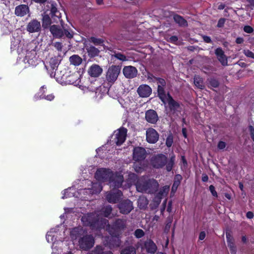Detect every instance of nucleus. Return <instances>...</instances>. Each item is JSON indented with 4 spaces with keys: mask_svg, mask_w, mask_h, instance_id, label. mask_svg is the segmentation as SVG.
I'll return each mask as SVG.
<instances>
[{
    "mask_svg": "<svg viewBox=\"0 0 254 254\" xmlns=\"http://www.w3.org/2000/svg\"><path fill=\"white\" fill-rule=\"evenodd\" d=\"M95 178L99 182H108L111 187L120 188L124 181L123 176L121 174H114L110 169L100 168L97 169Z\"/></svg>",
    "mask_w": 254,
    "mask_h": 254,
    "instance_id": "f257e3e1",
    "label": "nucleus"
},
{
    "mask_svg": "<svg viewBox=\"0 0 254 254\" xmlns=\"http://www.w3.org/2000/svg\"><path fill=\"white\" fill-rule=\"evenodd\" d=\"M42 16V26L45 29L48 28L52 23H58L62 17L57 3L52 1L47 2Z\"/></svg>",
    "mask_w": 254,
    "mask_h": 254,
    "instance_id": "f03ea898",
    "label": "nucleus"
},
{
    "mask_svg": "<svg viewBox=\"0 0 254 254\" xmlns=\"http://www.w3.org/2000/svg\"><path fill=\"white\" fill-rule=\"evenodd\" d=\"M81 221L84 225L90 227L92 230L105 228L108 223L107 219L96 213L84 215L81 218Z\"/></svg>",
    "mask_w": 254,
    "mask_h": 254,
    "instance_id": "7ed1b4c3",
    "label": "nucleus"
},
{
    "mask_svg": "<svg viewBox=\"0 0 254 254\" xmlns=\"http://www.w3.org/2000/svg\"><path fill=\"white\" fill-rule=\"evenodd\" d=\"M158 186L159 184L155 180L145 177L140 178L136 184L138 191L148 193H154L157 191Z\"/></svg>",
    "mask_w": 254,
    "mask_h": 254,
    "instance_id": "20e7f679",
    "label": "nucleus"
},
{
    "mask_svg": "<svg viewBox=\"0 0 254 254\" xmlns=\"http://www.w3.org/2000/svg\"><path fill=\"white\" fill-rule=\"evenodd\" d=\"M103 229L108 231L111 235V236L105 238V240L104 241L105 245L108 247L110 249L119 247L121 245V240L119 237H118L119 233L112 232V230H111V227L108 223L105 226V228Z\"/></svg>",
    "mask_w": 254,
    "mask_h": 254,
    "instance_id": "39448f33",
    "label": "nucleus"
},
{
    "mask_svg": "<svg viewBox=\"0 0 254 254\" xmlns=\"http://www.w3.org/2000/svg\"><path fill=\"white\" fill-rule=\"evenodd\" d=\"M95 243V238L92 234L86 232L78 240V246L81 251H88L93 247Z\"/></svg>",
    "mask_w": 254,
    "mask_h": 254,
    "instance_id": "423d86ee",
    "label": "nucleus"
},
{
    "mask_svg": "<svg viewBox=\"0 0 254 254\" xmlns=\"http://www.w3.org/2000/svg\"><path fill=\"white\" fill-rule=\"evenodd\" d=\"M121 65H112L109 67L106 74V80L110 87L117 80L121 73Z\"/></svg>",
    "mask_w": 254,
    "mask_h": 254,
    "instance_id": "0eeeda50",
    "label": "nucleus"
},
{
    "mask_svg": "<svg viewBox=\"0 0 254 254\" xmlns=\"http://www.w3.org/2000/svg\"><path fill=\"white\" fill-rule=\"evenodd\" d=\"M127 133V129L124 127L115 131L111 137V143L112 142L113 144L115 143L118 146L121 145L126 140Z\"/></svg>",
    "mask_w": 254,
    "mask_h": 254,
    "instance_id": "6e6552de",
    "label": "nucleus"
},
{
    "mask_svg": "<svg viewBox=\"0 0 254 254\" xmlns=\"http://www.w3.org/2000/svg\"><path fill=\"white\" fill-rule=\"evenodd\" d=\"M155 79L158 84L157 96L163 103L166 104V93L165 88L166 86V82L164 79L160 77H155Z\"/></svg>",
    "mask_w": 254,
    "mask_h": 254,
    "instance_id": "1a4fd4ad",
    "label": "nucleus"
},
{
    "mask_svg": "<svg viewBox=\"0 0 254 254\" xmlns=\"http://www.w3.org/2000/svg\"><path fill=\"white\" fill-rule=\"evenodd\" d=\"M23 61L25 64H27L29 66L32 67L36 66L41 61L40 59L37 57L36 51L34 50L27 51Z\"/></svg>",
    "mask_w": 254,
    "mask_h": 254,
    "instance_id": "9d476101",
    "label": "nucleus"
},
{
    "mask_svg": "<svg viewBox=\"0 0 254 254\" xmlns=\"http://www.w3.org/2000/svg\"><path fill=\"white\" fill-rule=\"evenodd\" d=\"M60 64V62L57 57H54L51 58L49 61V66L46 68L51 77L59 78L57 75V68Z\"/></svg>",
    "mask_w": 254,
    "mask_h": 254,
    "instance_id": "9b49d317",
    "label": "nucleus"
},
{
    "mask_svg": "<svg viewBox=\"0 0 254 254\" xmlns=\"http://www.w3.org/2000/svg\"><path fill=\"white\" fill-rule=\"evenodd\" d=\"M151 163L156 168H162L167 163V157L162 154L154 155L151 159Z\"/></svg>",
    "mask_w": 254,
    "mask_h": 254,
    "instance_id": "f8f14e48",
    "label": "nucleus"
},
{
    "mask_svg": "<svg viewBox=\"0 0 254 254\" xmlns=\"http://www.w3.org/2000/svg\"><path fill=\"white\" fill-rule=\"evenodd\" d=\"M146 157V151L141 147H135L133 151V159L136 162H140L145 159Z\"/></svg>",
    "mask_w": 254,
    "mask_h": 254,
    "instance_id": "ddd939ff",
    "label": "nucleus"
},
{
    "mask_svg": "<svg viewBox=\"0 0 254 254\" xmlns=\"http://www.w3.org/2000/svg\"><path fill=\"white\" fill-rule=\"evenodd\" d=\"M132 202L128 199L125 200L119 205L120 212L123 214H128L133 209Z\"/></svg>",
    "mask_w": 254,
    "mask_h": 254,
    "instance_id": "4468645a",
    "label": "nucleus"
},
{
    "mask_svg": "<svg viewBox=\"0 0 254 254\" xmlns=\"http://www.w3.org/2000/svg\"><path fill=\"white\" fill-rule=\"evenodd\" d=\"M137 92L140 97H148L152 93V88L147 84H141L137 89Z\"/></svg>",
    "mask_w": 254,
    "mask_h": 254,
    "instance_id": "2eb2a0df",
    "label": "nucleus"
},
{
    "mask_svg": "<svg viewBox=\"0 0 254 254\" xmlns=\"http://www.w3.org/2000/svg\"><path fill=\"white\" fill-rule=\"evenodd\" d=\"M124 76L127 78H133L135 77L138 73L137 69L131 65L125 66L123 69Z\"/></svg>",
    "mask_w": 254,
    "mask_h": 254,
    "instance_id": "dca6fc26",
    "label": "nucleus"
},
{
    "mask_svg": "<svg viewBox=\"0 0 254 254\" xmlns=\"http://www.w3.org/2000/svg\"><path fill=\"white\" fill-rule=\"evenodd\" d=\"M86 232L87 231L81 226L75 227L70 231V237L73 240H78L79 238L84 236Z\"/></svg>",
    "mask_w": 254,
    "mask_h": 254,
    "instance_id": "f3484780",
    "label": "nucleus"
},
{
    "mask_svg": "<svg viewBox=\"0 0 254 254\" xmlns=\"http://www.w3.org/2000/svg\"><path fill=\"white\" fill-rule=\"evenodd\" d=\"M146 140L150 143L156 142L159 138V134L153 128H150L146 130Z\"/></svg>",
    "mask_w": 254,
    "mask_h": 254,
    "instance_id": "a211bd4d",
    "label": "nucleus"
},
{
    "mask_svg": "<svg viewBox=\"0 0 254 254\" xmlns=\"http://www.w3.org/2000/svg\"><path fill=\"white\" fill-rule=\"evenodd\" d=\"M26 30L29 33L38 32L41 30V24L36 19H33L30 21L26 27Z\"/></svg>",
    "mask_w": 254,
    "mask_h": 254,
    "instance_id": "6ab92c4d",
    "label": "nucleus"
},
{
    "mask_svg": "<svg viewBox=\"0 0 254 254\" xmlns=\"http://www.w3.org/2000/svg\"><path fill=\"white\" fill-rule=\"evenodd\" d=\"M215 54L222 65L225 66L227 65L228 61L224 52L220 47L217 48L215 50Z\"/></svg>",
    "mask_w": 254,
    "mask_h": 254,
    "instance_id": "aec40b11",
    "label": "nucleus"
},
{
    "mask_svg": "<svg viewBox=\"0 0 254 254\" xmlns=\"http://www.w3.org/2000/svg\"><path fill=\"white\" fill-rule=\"evenodd\" d=\"M88 73L91 77H99L103 72L102 68L98 64H92L88 69Z\"/></svg>",
    "mask_w": 254,
    "mask_h": 254,
    "instance_id": "412c9836",
    "label": "nucleus"
},
{
    "mask_svg": "<svg viewBox=\"0 0 254 254\" xmlns=\"http://www.w3.org/2000/svg\"><path fill=\"white\" fill-rule=\"evenodd\" d=\"M122 192L119 190H117L115 192H109L106 195V199L110 203H116L119 200Z\"/></svg>",
    "mask_w": 254,
    "mask_h": 254,
    "instance_id": "4be33fe9",
    "label": "nucleus"
},
{
    "mask_svg": "<svg viewBox=\"0 0 254 254\" xmlns=\"http://www.w3.org/2000/svg\"><path fill=\"white\" fill-rule=\"evenodd\" d=\"M167 103L168 106L171 111H175L176 110L178 109L180 105L179 102L175 101L169 93H168L166 94V103Z\"/></svg>",
    "mask_w": 254,
    "mask_h": 254,
    "instance_id": "5701e85b",
    "label": "nucleus"
},
{
    "mask_svg": "<svg viewBox=\"0 0 254 254\" xmlns=\"http://www.w3.org/2000/svg\"><path fill=\"white\" fill-rule=\"evenodd\" d=\"M29 12V7L25 4H20L15 7V14L17 16L23 17Z\"/></svg>",
    "mask_w": 254,
    "mask_h": 254,
    "instance_id": "b1692460",
    "label": "nucleus"
},
{
    "mask_svg": "<svg viewBox=\"0 0 254 254\" xmlns=\"http://www.w3.org/2000/svg\"><path fill=\"white\" fill-rule=\"evenodd\" d=\"M226 237L228 243V246L230 249L231 253L232 254H236L237 252V249L235 245V241L233 236L229 232H226Z\"/></svg>",
    "mask_w": 254,
    "mask_h": 254,
    "instance_id": "393cba45",
    "label": "nucleus"
},
{
    "mask_svg": "<svg viewBox=\"0 0 254 254\" xmlns=\"http://www.w3.org/2000/svg\"><path fill=\"white\" fill-rule=\"evenodd\" d=\"M50 31L53 37L56 38H60L64 36V31L59 26L53 25L50 27Z\"/></svg>",
    "mask_w": 254,
    "mask_h": 254,
    "instance_id": "a878e982",
    "label": "nucleus"
},
{
    "mask_svg": "<svg viewBox=\"0 0 254 254\" xmlns=\"http://www.w3.org/2000/svg\"><path fill=\"white\" fill-rule=\"evenodd\" d=\"M46 88L44 86H43L41 87L40 89V91L38 93L39 97L38 99H45L49 101H52L55 99V96L53 94H46L45 93L44 89Z\"/></svg>",
    "mask_w": 254,
    "mask_h": 254,
    "instance_id": "bb28decb",
    "label": "nucleus"
},
{
    "mask_svg": "<svg viewBox=\"0 0 254 254\" xmlns=\"http://www.w3.org/2000/svg\"><path fill=\"white\" fill-rule=\"evenodd\" d=\"M144 247L147 253L154 254L157 251L156 244L151 240H148L144 243Z\"/></svg>",
    "mask_w": 254,
    "mask_h": 254,
    "instance_id": "cd10ccee",
    "label": "nucleus"
},
{
    "mask_svg": "<svg viewBox=\"0 0 254 254\" xmlns=\"http://www.w3.org/2000/svg\"><path fill=\"white\" fill-rule=\"evenodd\" d=\"M85 49L88 54V56L90 58H94L98 56L100 53V50L98 48L92 45L86 46Z\"/></svg>",
    "mask_w": 254,
    "mask_h": 254,
    "instance_id": "c85d7f7f",
    "label": "nucleus"
},
{
    "mask_svg": "<svg viewBox=\"0 0 254 254\" xmlns=\"http://www.w3.org/2000/svg\"><path fill=\"white\" fill-rule=\"evenodd\" d=\"M173 19L180 27H187L188 25L187 21L183 16L179 14H174Z\"/></svg>",
    "mask_w": 254,
    "mask_h": 254,
    "instance_id": "c756f323",
    "label": "nucleus"
},
{
    "mask_svg": "<svg viewBox=\"0 0 254 254\" xmlns=\"http://www.w3.org/2000/svg\"><path fill=\"white\" fill-rule=\"evenodd\" d=\"M193 83L197 88L202 90L205 88L203 79L198 75H194Z\"/></svg>",
    "mask_w": 254,
    "mask_h": 254,
    "instance_id": "7c9ffc66",
    "label": "nucleus"
},
{
    "mask_svg": "<svg viewBox=\"0 0 254 254\" xmlns=\"http://www.w3.org/2000/svg\"><path fill=\"white\" fill-rule=\"evenodd\" d=\"M92 188L91 189H85L84 190L86 191H89L90 193H99L102 190V187L98 183H92Z\"/></svg>",
    "mask_w": 254,
    "mask_h": 254,
    "instance_id": "2f4dec72",
    "label": "nucleus"
},
{
    "mask_svg": "<svg viewBox=\"0 0 254 254\" xmlns=\"http://www.w3.org/2000/svg\"><path fill=\"white\" fill-rule=\"evenodd\" d=\"M145 118L149 123L154 124L158 119L156 112H146Z\"/></svg>",
    "mask_w": 254,
    "mask_h": 254,
    "instance_id": "473e14b6",
    "label": "nucleus"
},
{
    "mask_svg": "<svg viewBox=\"0 0 254 254\" xmlns=\"http://www.w3.org/2000/svg\"><path fill=\"white\" fill-rule=\"evenodd\" d=\"M125 226L126 223L125 221L121 219H118L115 222L113 225V228L112 229H116L115 233H119V230L123 229Z\"/></svg>",
    "mask_w": 254,
    "mask_h": 254,
    "instance_id": "72a5a7b5",
    "label": "nucleus"
},
{
    "mask_svg": "<svg viewBox=\"0 0 254 254\" xmlns=\"http://www.w3.org/2000/svg\"><path fill=\"white\" fill-rule=\"evenodd\" d=\"M69 62L71 64L77 66L81 64L82 59L78 55H73L69 58Z\"/></svg>",
    "mask_w": 254,
    "mask_h": 254,
    "instance_id": "f704fd0d",
    "label": "nucleus"
},
{
    "mask_svg": "<svg viewBox=\"0 0 254 254\" xmlns=\"http://www.w3.org/2000/svg\"><path fill=\"white\" fill-rule=\"evenodd\" d=\"M75 189L74 188H69L67 189L64 190L63 196H62V198L64 199L67 197L74 196L75 195Z\"/></svg>",
    "mask_w": 254,
    "mask_h": 254,
    "instance_id": "c9c22d12",
    "label": "nucleus"
},
{
    "mask_svg": "<svg viewBox=\"0 0 254 254\" xmlns=\"http://www.w3.org/2000/svg\"><path fill=\"white\" fill-rule=\"evenodd\" d=\"M88 41L93 43L95 46H102L104 44V40L102 38H98L91 36L88 39Z\"/></svg>",
    "mask_w": 254,
    "mask_h": 254,
    "instance_id": "e433bc0d",
    "label": "nucleus"
},
{
    "mask_svg": "<svg viewBox=\"0 0 254 254\" xmlns=\"http://www.w3.org/2000/svg\"><path fill=\"white\" fill-rule=\"evenodd\" d=\"M208 85V87L209 88H218L220 85L219 81L214 78H210L207 79Z\"/></svg>",
    "mask_w": 254,
    "mask_h": 254,
    "instance_id": "4c0bfd02",
    "label": "nucleus"
},
{
    "mask_svg": "<svg viewBox=\"0 0 254 254\" xmlns=\"http://www.w3.org/2000/svg\"><path fill=\"white\" fill-rule=\"evenodd\" d=\"M114 54L112 55V58H113L114 57L116 59L119 60L122 62H125L127 61V57L126 55L124 54L120 53V52H116V51L113 52Z\"/></svg>",
    "mask_w": 254,
    "mask_h": 254,
    "instance_id": "58836bf2",
    "label": "nucleus"
},
{
    "mask_svg": "<svg viewBox=\"0 0 254 254\" xmlns=\"http://www.w3.org/2000/svg\"><path fill=\"white\" fill-rule=\"evenodd\" d=\"M182 179V177L180 175H177L175 176L174 182L172 188V191H176L177 190L178 187L179 186L180 184V182Z\"/></svg>",
    "mask_w": 254,
    "mask_h": 254,
    "instance_id": "ea45409f",
    "label": "nucleus"
},
{
    "mask_svg": "<svg viewBox=\"0 0 254 254\" xmlns=\"http://www.w3.org/2000/svg\"><path fill=\"white\" fill-rule=\"evenodd\" d=\"M121 254H136V251L133 247L130 246L123 250Z\"/></svg>",
    "mask_w": 254,
    "mask_h": 254,
    "instance_id": "a19ab883",
    "label": "nucleus"
},
{
    "mask_svg": "<svg viewBox=\"0 0 254 254\" xmlns=\"http://www.w3.org/2000/svg\"><path fill=\"white\" fill-rule=\"evenodd\" d=\"M112 210V207L110 205H108L103 208L102 213H103V214L105 217H108L110 215Z\"/></svg>",
    "mask_w": 254,
    "mask_h": 254,
    "instance_id": "79ce46f5",
    "label": "nucleus"
},
{
    "mask_svg": "<svg viewBox=\"0 0 254 254\" xmlns=\"http://www.w3.org/2000/svg\"><path fill=\"white\" fill-rule=\"evenodd\" d=\"M133 168L135 171L137 173H141L144 169V166L139 164V162L134 163Z\"/></svg>",
    "mask_w": 254,
    "mask_h": 254,
    "instance_id": "37998d69",
    "label": "nucleus"
},
{
    "mask_svg": "<svg viewBox=\"0 0 254 254\" xmlns=\"http://www.w3.org/2000/svg\"><path fill=\"white\" fill-rule=\"evenodd\" d=\"M175 160V156L174 155L172 156L166 165V169L168 171H170L172 170L174 164Z\"/></svg>",
    "mask_w": 254,
    "mask_h": 254,
    "instance_id": "c03bdc74",
    "label": "nucleus"
},
{
    "mask_svg": "<svg viewBox=\"0 0 254 254\" xmlns=\"http://www.w3.org/2000/svg\"><path fill=\"white\" fill-rule=\"evenodd\" d=\"M46 240L48 243H52L55 241L54 235L52 231L47 233L46 235Z\"/></svg>",
    "mask_w": 254,
    "mask_h": 254,
    "instance_id": "a18cd8bd",
    "label": "nucleus"
},
{
    "mask_svg": "<svg viewBox=\"0 0 254 254\" xmlns=\"http://www.w3.org/2000/svg\"><path fill=\"white\" fill-rule=\"evenodd\" d=\"M144 235V231L140 229H138L136 230L134 232V236L137 238H140L142 237Z\"/></svg>",
    "mask_w": 254,
    "mask_h": 254,
    "instance_id": "49530a36",
    "label": "nucleus"
},
{
    "mask_svg": "<svg viewBox=\"0 0 254 254\" xmlns=\"http://www.w3.org/2000/svg\"><path fill=\"white\" fill-rule=\"evenodd\" d=\"M138 203L140 204V206L142 207H144L148 204L147 200L144 197L140 198L138 200Z\"/></svg>",
    "mask_w": 254,
    "mask_h": 254,
    "instance_id": "de8ad7c7",
    "label": "nucleus"
},
{
    "mask_svg": "<svg viewBox=\"0 0 254 254\" xmlns=\"http://www.w3.org/2000/svg\"><path fill=\"white\" fill-rule=\"evenodd\" d=\"M244 54L246 56L254 59V53L249 50H245Z\"/></svg>",
    "mask_w": 254,
    "mask_h": 254,
    "instance_id": "09e8293b",
    "label": "nucleus"
},
{
    "mask_svg": "<svg viewBox=\"0 0 254 254\" xmlns=\"http://www.w3.org/2000/svg\"><path fill=\"white\" fill-rule=\"evenodd\" d=\"M64 36H65L68 39H71L73 37V34L72 32H70L68 30L64 29Z\"/></svg>",
    "mask_w": 254,
    "mask_h": 254,
    "instance_id": "8fccbe9b",
    "label": "nucleus"
},
{
    "mask_svg": "<svg viewBox=\"0 0 254 254\" xmlns=\"http://www.w3.org/2000/svg\"><path fill=\"white\" fill-rule=\"evenodd\" d=\"M173 137L172 135H169L166 139V144L167 147H170L173 144Z\"/></svg>",
    "mask_w": 254,
    "mask_h": 254,
    "instance_id": "3c124183",
    "label": "nucleus"
},
{
    "mask_svg": "<svg viewBox=\"0 0 254 254\" xmlns=\"http://www.w3.org/2000/svg\"><path fill=\"white\" fill-rule=\"evenodd\" d=\"M77 77L76 75H70L68 76V79L67 81L69 82V83L73 84L75 82Z\"/></svg>",
    "mask_w": 254,
    "mask_h": 254,
    "instance_id": "603ef678",
    "label": "nucleus"
},
{
    "mask_svg": "<svg viewBox=\"0 0 254 254\" xmlns=\"http://www.w3.org/2000/svg\"><path fill=\"white\" fill-rule=\"evenodd\" d=\"M226 21V19L224 18H221L219 19L217 27L218 28H222L224 26L225 22Z\"/></svg>",
    "mask_w": 254,
    "mask_h": 254,
    "instance_id": "864d4df0",
    "label": "nucleus"
},
{
    "mask_svg": "<svg viewBox=\"0 0 254 254\" xmlns=\"http://www.w3.org/2000/svg\"><path fill=\"white\" fill-rule=\"evenodd\" d=\"M178 40V38L177 36H171L167 40V41L168 42L175 44L176 43Z\"/></svg>",
    "mask_w": 254,
    "mask_h": 254,
    "instance_id": "5fc2aeb1",
    "label": "nucleus"
},
{
    "mask_svg": "<svg viewBox=\"0 0 254 254\" xmlns=\"http://www.w3.org/2000/svg\"><path fill=\"white\" fill-rule=\"evenodd\" d=\"M244 31L247 33L250 34L254 31V29L251 26L246 25L244 27Z\"/></svg>",
    "mask_w": 254,
    "mask_h": 254,
    "instance_id": "6e6d98bb",
    "label": "nucleus"
},
{
    "mask_svg": "<svg viewBox=\"0 0 254 254\" xmlns=\"http://www.w3.org/2000/svg\"><path fill=\"white\" fill-rule=\"evenodd\" d=\"M55 48L59 51H62L63 48V45L62 43L59 42H55L54 44Z\"/></svg>",
    "mask_w": 254,
    "mask_h": 254,
    "instance_id": "4d7b16f0",
    "label": "nucleus"
},
{
    "mask_svg": "<svg viewBox=\"0 0 254 254\" xmlns=\"http://www.w3.org/2000/svg\"><path fill=\"white\" fill-rule=\"evenodd\" d=\"M209 190L211 192V194L213 196L217 197V193L216 191L215 190V188L213 185H210L209 187Z\"/></svg>",
    "mask_w": 254,
    "mask_h": 254,
    "instance_id": "13d9d810",
    "label": "nucleus"
},
{
    "mask_svg": "<svg viewBox=\"0 0 254 254\" xmlns=\"http://www.w3.org/2000/svg\"><path fill=\"white\" fill-rule=\"evenodd\" d=\"M226 144L225 142L220 141L217 145V147L219 149L222 150L225 148Z\"/></svg>",
    "mask_w": 254,
    "mask_h": 254,
    "instance_id": "bf43d9fd",
    "label": "nucleus"
},
{
    "mask_svg": "<svg viewBox=\"0 0 254 254\" xmlns=\"http://www.w3.org/2000/svg\"><path fill=\"white\" fill-rule=\"evenodd\" d=\"M249 130L251 137L252 140L254 141V127L252 126H250L249 127Z\"/></svg>",
    "mask_w": 254,
    "mask_h": 254,
    "instance_id": "052dcab7",
    "label": "nucleus"
},
{
    "mask_svg": "<svg viewBox=\"0 0 254 254\" xmlns=\"http://www.w3.org/2000/svg\"><path fill=\"white\" fill-rule=\"evenodd\" d=\"M202 39H203V41L206 43H212L211 39L209 36H206V35L203 36Z\"/></svg>",
    "mask_w": 254,
    "mask_h": 254,
    "instance_id": "680f3d73",
    "label": "nucleus"
},
{
    "mask_svg": "<svg viewBox=\"0 0 254 254\" xmlns=\"http://www.w3.org/2000/svg\"><path fill=\"white\" fill-rule=\"evenodd\" d=\"M169 187H167V186H165L163 188L162 190H160V191L159 192V194H160V195H163L164 193H166L169 191Z\"/></svg>",
    "mask_w": 254,
    "mask_h": 254,
    "instance_id": "e2e57ef3",
    "label": "nucleus"
},
{
    "mask_svg": "<svg viewBox=\"0 0 254 254\" xmlns=\"http://www.w3.org/2000/svg\"><path fill=\"white\" fill-rule=\"evenodd\" d=\"M205 237V233L204 231L201 232L199 236V239L200 240H203L204 239Z\"/></svg>",
    "mask_w": 254,
    "mask_h": 254,
    "instance_id": "0e129e2a",
    "label": "nucleus"
},
{
    "mask_svg": "<svg viewBox=\"0 0 254 254\" xmlns=\"http://www.w3.org/2000/svg\"><path fill=\"white\" fill-rule=\"evenodd\" d=\"M246 216L249 219H252L254 217V215L252 212L249 211L247 213Z\"/></svg>",
    "mask_w": 254,
    "mask_h": 254,
    "instance_id": "69168bd1",
    "label": "nucleus"
},
{
    "mask_svg": "<svg viewBox=\"0 0 254 254\" xmlns=\"http://www.w3.org/2000/svg\"><path fill=\"white\" fill-rule=\"evenodd\" d=\"M236 42L237 44H242L244 42V39L242 37H238L236 38Z\"/></svg>",
    "mask_w": 254,
    "mask_h": 254,
    "instance_id": "338daca9",
    "label": "nucleus"
},
{
    "mask_svg": "<svg viewBox=\"0 0 254 254\" xmlns=\"http://www.w3.org/2000/svg\"><path fill=\"white\" fill-rule=\"evenodd\" d=\"M250 98H251V100H250V102L253 105V106H254V93H252L251 95H250Z\"/></svg>",
    "mask_w": 254,
    "mask_h": 254,
    "instance_id": "774afa93",
    "label": "nucleus"
}]
</instances>
